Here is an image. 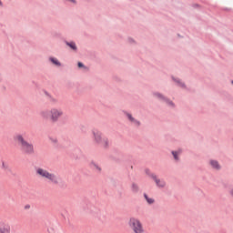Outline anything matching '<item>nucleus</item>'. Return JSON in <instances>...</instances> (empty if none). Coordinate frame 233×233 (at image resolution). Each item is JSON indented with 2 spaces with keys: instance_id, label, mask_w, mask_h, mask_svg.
<instances>
[{
  "instance_id": "13",
  "label": "nucleus",
  "mask_w": 233,
  "mask_h": 233,
  "mask_svg": "<svg viewBox=\"0 0 233 233\" xmlns=\"http://www.w3.org/2000/svg\"><path fill=\"white\" fill-rule=\"evenodd\" d=\"M67 46H70V48H72V50H77V46H76V43L74 42H70V43H66Z\"/></svg>"
},
{
  "instance_id": "5",
  "label": "nucleus",
  "mask_w": 233,
  "mask_h": 233,
  "mask_svg": "<svg viewBox=\"0 0 233 233\" xmlns=\"http://www.w3.org/2000/svg\"><path fill=\"white\" fill-rule=\"evenodd\" d=\"M128 227L133 230L134 233H145V229L143 228V223L141 220L137 218H130L128 220Z\"/></svg>"
},
{
  "instance_id": "1",
  "label": "nucleus",
  "mask_w": 233,
  "mask_h": 233,
  "mask_svg": "<svg viewBox=\"0 0 233 233\" xmlns=\"http://www.w3.org/2000/svg\"><path fill=\"white\" fill-rule=\"evenodd\" d=\"M40 116L43 119L46 121H51V123H57L59 119L63 116H65V112L61 107H52L50 109H45L40 112Z\"/></svg>"
},
{
  "instance_id": "17",
  "label": "nucleus",
  "mask_w": 233,
  "mask_h": 233,
  "mask_svg": "<svg viewBox=\"0 0 233 233\" xmlns=\"http://www.w3.org/2000/svg\"><path fill=\"white\" fill-rule=\"evenodd\" d=\"M83 66H85L83 65V63L78 62V68H83Z\"/></svg>"
},
{
  "instance_id": "10",
  "label": "nucleus",
  "mask_w": 233,
  "mask_h": 233,
  "mask_svg": "<svg viewBox=\"0 0 233 233\" xmlns=\"http://www.w3.org/2000/svg\"><path fill=\"white\" fill-rule=\"evenodd\" d=\"M49 59L53 65H56V66H61V62L57 60V58L50 57Z\"/></svg>"
},
{
  "instance_id": "19",
  "label": "nucleus",
  "mask_w": 233,
  "mask_h": 233,
  "mask_svg": "<svg viewBox=\"0 0 233 233\" xmlns=\"http://www.w3.org/2000/svg\"><path fill=\"white\" fill-rule=\"evenodd\" d=\"M155 96H157V97H163V96H161V94H158V93H155Z\"/></svg>"
},
{
  "instance_id": "15",
  "label": "nucleus",
  "mask_w": 233,
  "mask_h": 233,
  "mask_svg": "<svg viewBox=\"0 0 233 233\" xmlns=\"http://www.w3.org/2000/svg\"><path fill=\"white\" fill-rule=\"evenodd\" d=\"M51 143H54V145H57V138L56 137H50L49 138Z\"/></svg>"
},
{
  "instance_id": "7",
  "label": "nucleus",
  "mask_w": 233,
  "mask_h": 233,
  "mask_svg": "<svg viewBox=\"0 0 233 233\" xmlns=\"http://www.w3.org/2000/svg\"><path fill=\"white\" fill-rule=\"evenodd\" d=\"M0 233H10V225L5 221H0Z\"/></svg>"
},
{
  "instance_id": "16",
  "label": "nucleus",
  "mask_w": 233,
  "mask_h": 233,
  "mask_svg": "<svg viewBox=\"0 0 233 233\" xmlns=\"http://www.w3.org/2000/svg\"><path fill=\"white\" fill-rule=\"evenodd\" d=\"M24 208H25V210H30V205H28V204L25 205Z\"/></svg>"
},
{
  "instance_id": "9",
  "label": "nucleus",
  "mask_w": 233,
  "mask_h": 233,
  "mask_svg": "<svg viewBox=\"0 0 233 233\" xmlns=\"http://www.w3.org/2000/svg\"><path fill=\"white\" fill-rule=\"evenodd\" d=\"M209 165L216 170H219L221 168V166H219V163L216 160H210Z\"/></svg>"
},
{
  "instance_id": "11",
  "label": "nucleus",
  "mask_w": 233,
  "mask_h": 233,
  "mask_svg": "<svg viewBox=\"0 0 233 233\" xmlns=\"http://www.w3.org/2000/svg\"><path fill=\"white\" fill-rule=\"evenodd\" d=\"M144 198H145L146 201L148 203V205H153V203H154V198H148V195H147V194H145V195H144Z\"/></svg>"
},
{
  "instance_id": "4",
  "label": "nucleus",
  "mask_w": 233,
  "mask_h": 233,
  "mask_svg": "<svg viewBox=\"0 0 233 233\" xmlns=\"http://www.w3.org/2000/svg\"><path fill=\"white\" fill-rule=\"evenodd\" d=\"M93 140L96 145H101L103 148H108L110 147V141L107 137H103V133L98 129L92 130Z\"/></svg>"
},
{
  "instance_id": "6",
  "label": "nucleus",
  "mask_w": 233,
  "mask_h": 233,
  "mask_svg": "<svg viewBox=\"0 0 233 233\" xmlns=\"http://www.w3.org/2000/svg\"><path fill=\"white\" fill-rule=\"evenodd\" d=\"M152 179H154L157 187H158V188H165V187H167V182H165V180L163 179H159L157 178V176L152 174L151 175Z\"/></svg>"
},
{
  "instance_id": "8",
  "label": "nucleus",
  "mask_w": 233,
  "mask_h": 233,
  "mask_svg": "<svg viewBox=\"0 0 233 233\" xmlns=\"http://www.w3.org/2000/svg\"><path fill=\"white\" fill-rule=\"evenodd\" d=\"M127 118L129 119V121L131 123L134 124L135 127H139V125H141V122H139V120H137L136 118H134V116H132L130 114H127Z\"/></svg>"
},
{
  "instance_id": "18",
  "label": "nucleus",
  "mask_w": 233,
  "mask_h": 233,
  "mask_svg": "<svg viewBox=\"0 0 233 233\" xmlns=\"http://www.w3.org/2000/svg\"><path fill=\"white\" fill-rule=\"evenodd\" d=\"M94 167L96 168V170H98V172H101V167H99L97 165H95Z\"/></svg>"
},
{
  "instance_id": "22",
  "label": "nucleus",
  "mask_w": 233,
  "mask_h": 233,
  "mask_svg": "<svg viewBox=\"0 0 233 233\" xmlns=\"http://www.w3.org/2000/svg\"><path fill=\"white\" fill-rule=\"evenodd\" d=\"M169 105H174V104H172V102H169Z\"/></svg>"
},
{
  "instance_id": "20",
  "label": "nucleus",
  "mask_w": 233,
  "mask_h": 233,
  "mask_svg": "<svg viewBox=\"0 0 233 233\" xmlns=\"http://www.w3.org/2000/svg\"><path fill=\"white\" fill-rule=\"evenodd\" d=\"M180 86H185V84H183V83H180Z\"/></svg>"
},
{
  "instance_id": "21",
  "label": "nucleus",
  "mask_w": 233,
  "mask_h": 233,
  "mask_svg": "<svg viewBox=\"0 0 233 233\" xmlns=\"http://www.w3.org/2000/svg\"><path fill=\"white\" fill-rule=\"evenodd\" d=\"M0 5L3 6V3L0 1Z\"/></svg>"
},
{
  "instance_id": "14",
  "label": "nucleus",
  "mask_w": 233,
  "mask_h": 233,
  "mask_svg": "<svg viewBox=\"0 0 233 233\" xmlns=\"http://www.w3.org/2000/svg\"><path fill=\"white\" fill-rule=\"evenodd\" d=\"M131 188L133 192H137V190H139V187H137L136 184H132Z\"/></svg>"
},
{
  "instance_id": "2",
  "label": "nucleus",
  "mask_w": 233,
  "mask_h": 233,
  "mask_svg": "<svg viewBox=\"0 0 233 233\" xmlns=\"http://www.w3.org/2000/svg\"><path fill=\"white\" fill-rule=\"evenodd\" d=\"M14 139L17 145L20 147V150L23 152V154H27L28 156L34 154V144L26 141L25 139V137L21 134H17L14 137Z\"/></svg>"
},
{
  "instance_id": "12",
  "label": "nucleus",
  "mask_w": 233,
  "mask_h": 233,
  "mask_svg": "<svg viewBox=\"0 0 233 233\" xmlns=\"http://www.w3.org/2000/svg\"><path fill=\"white\" fill-rule=\"evenodd\" d=\"M174 159H176V161H179V157H177L179 154H181V150L178 151H172Z\"/></svg>"
},
{
  "instance_id": "3",
  "label": "nucleus",
  "mask_w": 233,
  "mask_h": 233,
  "mask_svg": "<svg viewBox=\"0 0 233 233\" xmlns=\"http://www.w3.org/2000/svg\"><path fill=\"white\" fill-rule=\"evenodd\" d=\"M35 172L38 177H41L42 179H47V181L53 183L54 185L59 184V179H57V176H56V174L50 173V171L43 167H37Z\"/></svg>"
}]
</instances>
